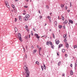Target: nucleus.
<instances>
[{
    "label": "nucleus",
    "mask_w": 77,
    "mask_h": 77,
    "mask_svg": "<svg viewBox=\"0 0 77 77\" xmlns=\"http://www.w3.org/2000/svg\"><path fill=\"white\" fill-rule=\"evenodd\" d=\"M25 38L26 39H27V38H28V36H26L25 37Z\"/></svg>",
    "instance_id": "51"
},
{
    "label": "nucleus",
    "mask_w": 77,
    "mask_h": 77,
    "mask_svg": "<svg viewBox=\"0 0 77 77\" xmlns=\"http://www.w3.org/2000/svg\"><path fill=\"white\" fill-rule=\"evenodd\" d=\"M23 20L24 21H27L28 20V18L27 17H25L23 18Z\"/></svg>",
    "instance_id": "7"
},
{
    "label": "nucleus",
    "mask_w": 77,
    "mask_h": 77,
    "mask_svg": "<svg viewBox=\"0 0 77 77\" xmlns=\"http://www.w3.org/2000/svg\"><path fill=\"white\" fill-rule=\"evenodd\" d=\"M30 35H29V38H30Z\"/></svg>",
    "instance_id": "57"
},
{
    "label": "nucleus",
    "mask_w": 77,
    "mask_h": 77,
    "mask_svg": "<svg viewBox=\"0 0 77 77\" xmlns=\"http://www.w3.org/2000/svg\"><path fill=\"white\" fill-rule=\"evenodd\" d=\"M18 38H20V37H21V34L20 33H19L18 34Z\"/></svg>",
    "instance_id": "12"
},
{
    "label": "nucleus",
    "mask_w": 77,
    "mask_h": 77,
    "mask_svg": "<svg viewBox=\"0 0 77 77\" xmlns=\"http://www.w3.org/2000/svg\"><path fill=\"white\" fill-rule=\"evenodd\" d=\"M69 23H71V24H73V21L72 20L69 19Z\"/></svg>",
    "instance_id": "8"
},
{
    "label": "nucleus",
    "mask_w": 77,
    "mask_h": 77,
    "mask_svg": "<svg viewBox=\"0 0 77 77\" xmlns=\"http://www.w3.org/2000/svg\"><path fill=\"white\" fill-rule=\"evenodd\" d=\"M26 65V63H24V66H27Z\"/></svg>",
    "instance_id": "31"
},
{
    "label": "nucleus",
    "mask_w": 77,
    "mask_h": 77,
    "mask_svg": "<svg viewBox=\"0 0 77 77\" xmlns=\"http://www.w3.org/2000/svg\"><path fill=\"white\" fill-rule=\"evenodd\" d=\"M64 6H64L63 5H61V7L62 8H64Z\"/></svg>",
    "instance_id": "16"
},
{
    "label": "nucleus",
    "mask_w": 77,
    "mask_h": 77,
    "mask_svg": "<svg viewBox=\"0 0 77 77\" xmlns=\"http://www.w3.org/2000/svg\"><path fill=\"white\" fill-rule=\"evenodd\" d=\"M62 27V26L61 25H59V29H61V28Z\"/></svg>",
    "instance_id": "20"
},
{
    "label": "nucleus",
    "mask_w": 77,
    "mask_h": 77,
    "mask_svg": "<svg viewBox=\"0 0 77 77\" xmlns=\"http://www.w3.org/2000/svg\"><path fill=\"white\" fill-rule=\"evenodd\" d=\"M19 20H20V21L21 20V18H20Z\"/></svg>",
    "instance_id": "59"
},
{
    "label": "nucleus",
    "mask_w": 77,
    "mask_h": 77,
    "mask_svg": "<svg viewBox=\"0 0 77 77\" xmlns=\"http://www.w3.org/2000/svg\"><path fill=\"white\" fill-rule=\"evenodd\" d=\"M25 17L28 18H28H29V17H30V16H29V14H26L25 16Z\"/></svg>",
    "instance_id": "10"
},
{
    "label": "nucleus",
    "mask_w": 77,
    "mask_h": 77,
    "mask_svg": "<svg viewBox=\"0 0 77 77\" xmlns=\"http://www.w3.org/2000/svg\"><path fill=\"white\" fill-rule=\"evenodd\" d=\"M75 48H77V45H75L74 46V49H75Z\"/></svg>",
    "instance_id": "17"
},
{
    "label": "nucleus",
    "mask_w": 77,
    "mask_h": 77,
    "mask_svg": "<svg viewBox=\"0 0 77 77\" xmlns=\"http://www.w3.org/2000/svg\"><path fill=\"white\" fill-rule=\"evenodd\" d=\"M70 7H71V6H72V4H71V2H70Z\"/></svg>",
    "instance_id": "33"
},
{
    "label": "nucleus",
    "mask_w": 77,
    "mask_h": 77,
    "mask_svg": "<svg viewBox=\"0 0 77 77\" xmlns=\"http://www.w3.org/2000/svg\"><path fill=\"white\" fill-rule=\"evenodd\" d=\"M18 30V29H17V28H15V31L16 32H17V31Z\"/></svg>",
    "instance_id": "21"
},
{
    "label": "nucleus",
    "mask_w": 77,
    "mask_h": 77,
    "mask_svg": "<svg viewBox=\"0 0 77 77\" xmlns=\"http://www.w3.org/2000/svg\"><path fill=\"white\" fill-rule=\"evenodd\" d=\"M19 18H21V16H19Z\"/></svg>",
    "instance_id": "50"
},
{
    "label": "nucleus",
    "mask_w": 77,
    "mask_h": 77,
    "mask_svg": "<svg viewBox=\"0 0 77 77\" xmlns=\"http://www.w3.org/2000/svg\"><path fill=\"white\" fill-rule=\"evenodd\" d=\"M35 63L36 64H37V65H39V62H38V61H37L36 62H35Z\"/></svg>",
    "instance_id": "19"
},
{
    "label": "nucleus",
    "mask_w": 77,
    "mask_h": 77,
    "mask_svg": "<svg viewBox=\"0 0 77 77\" xmlns=\"http://www.w3.org/2000/svg\"><path fill=\"white\" fill-rule=\"evenodd\" d=\"M66 35H67L66 34L63 35V37L64 39H66L67 38V37H66Z\"/></svg>",
    "instance_id": "4"
},
{
    "label": "nucleus",
    "mask_w": 77,
    "mask_h": 77,
    "mask_svg": "<svg viewBox=\"0 0 77 77\" xmlns=\"http://www.w3.org/2000/svg\"><path fill=\"white\" fill-rule=\"evenodd\" d=\"M48 18L49 20H50L51 19V18L50 17H48Z\"/></svg>",
    "instance_id": "42"
},
{
    "label": "nucleus",
    "mask_w": 77,
    "mask_h": 77,
    "mask_svg": "<svg viewBox=\"0 0 77 77\" xmlns=\"http://www.w3.org/2000/svg\"><path fill=\"white\" fill-rule=\"evenodd\" d=\"M61 62L60 61V62H59L58 63V66H60V63H61Z\"/></svg>",
    "instance_id": "14"
},
{
    "label": "nucleus",
    "mask_w": 77,
    "mask_h": 77,
    "mask_svg": "<svg viewBox=\"0 0 77 77\" xmlns=\"http://www.w3.org/2000/svg\"><path fill=\"white\" fill-rule=\"evenodd\" d=\"M70 66L71 67H72V64H71L70 65Z\"/></svg>",
    "instance_id": "45"
},
{
    "label": "nucleus",
    "mask_w": 77,
    "mask_h": 77,
    "mask_svg": "<svg viewBox=\"0 0 77 77\" xmlns=\"http://www.w3.org/2000/svg\"><path fill=\"white\" fill-rule=\"evenodd\" d=\"M12 8H13L14 9H14V8H15V6H14V5H12Z\"/></svg>",
    "instance_id": "22"
},
{
    "label": "nucleus",
    "mask_w": 77,
    "mask_h": 77,
    "mask_svg": "<svg viewBox=\"0 0 77 77\" xmlns=\"http://www.w3.org/2000/svg\"><path fill=\"white\" fill-rule=\"evenodd\" d=\"M66 47H67V48H68V47H69V45L67 43H66Z\"/></svg>",
    "instance_id": "9"
},
{
    "label": "nucleus",
    "mask_w": 77,
    "mask_h": 77,
    "mask_svg": "<svg viewBox=\"0 0 77 77\" xmlns=\"http://www.w3.org/2000/svg\"><path fill=\"white\" fill-rule=\"evenodd\" d=\"M24 69L25 71V73L26 74V75L25 76L26 77H29V68L27 67V66H24Z\"/></svg>",
    "instance_id": "1"
},
{
    "label": "nucleus",
    "mask_w": 77,
    "mask_h": 77,
    "mask_svg": "<svg viewBox=\"0 0 77 77\" xmlns=\"http://www.w3.org/2000/svg\"><path fill=\"white\" fill-rule=\"evenodd\" d=\"M51 47L52 48H54V45H51Z\"/></svg>",
    "instance_id": "28"
},
{
    "label": "nucleus",
    "mask_w": 77,
    "mask_h": 77,
    "mask_svg": "<svg viewBox=\"0 0 77 77\" xmlns=\"http://www.w3.org/2000/svg\"><path fill=\"white\" fill-rule=\"evenodd\" d=\"M54 24H55V26H57V22L56 21H55L54 22Z\"/></svg>",
    "instance_id": "18"
},
{
    "label": "nucleus",
    "mask_w": 77,
    "mask_h": 77,
    "mask_svg": "<svg viewBox=\"0 0 77 77\" xmlns=\"http://www.w3.org/2000/svg\"><path fill=\"white\" fill-rule=\"evenodd\" d=\"M23 12H24V13H26V11L24 10Z\"/></svg>",
    "instance_id": "52"
},
{
    "label": "nucleus",
    "mask_w": 77,
    "mask_h": 77,
    "mask_svg": "<svg viewBox=\"0 0 77 77\" xmlns=\"http://www.w3.org/2000/svg\"><path fill=\"white\" fill-rule=\"evenodd\" d=\"M62 19L63 20H64V17H63L62 18Z\"/></svg>",
    "instance_id": "46"
},
{
    "label": "nucleus",
    "mask_w": 77,
    "mask_h": 77,
    "mask_svg": "<svg viewBox=\"0 0 77 77\" xmlns=\"http://www.w3.org/2000/svg\"><path fill=\"white\" fill-rule=\"evenodd\" d=\"M25 28L27 31L28 32L29 31V29H28V26H27V25L25 26Z\"/></svg>",
    "instance_id": "6"
},
{
    "label": "nucleus",
    "mask_w": 77,
    "mask_h": 77,
    "mask_svg": "<svg viewBox=\"0 0 77 77\" xmlns=\"http://www.w3.org/2000/svg\"><path fill=\"white\" fill-rule=\"evenodd\" d=\"M62 76H65V74L63 73L62 74Z\"/></svg>",
    "instance_id": "49"
},
{
    "label": "nucleus",
    "mask_w": 77,
    "mask_h": 77,
    "mask_svg": "<svg viewBox=\"0 0 77 77\" xmlns=\"http://www.w3.org/2000/svg\"><path fill=\"white\" fill-rule=\"evenodd\" d=\"M77 64H76V63H75V67L77 66Z\"/></svg>",
    "instance_id": "41"
},
{
    "label": "nucleus",
    "mask_w": 77,
    "mask_h": 77,
    "mask_svg": "<svg viewBox=\"0 0 77 77\" xmlns=\"http://www.w3.org/2000/svg\"><path fill=\"white\" fill-rule=\"evenodd\" d=\"M15 2H17V1H18V0H15Z\"/></svg>",
    "instance_id": "61"
},
{
    "label": "nucleus",
    "mask_w": 77,
    "mask_h": 77,
    "mask_svg": "<svg viewBox=\"0 0 77 77\" xmlns=\"http://www.w3.org/2000/svg\"><path fill=\"white\" fill-rule=\"evenodd\" d=\"M63 27L64 29H65V25H63Z\"/></svg>",
    "instance_id": "47"
},
{
    "label": "nucleus",
    "mask_w": 77,
    "mask_h": 77,
    "mask_svg": "<svg viewBox=\"0 0 77 77\" xmlns=\"http://www.w3.org/2000/svg\"><path fill=\"white\" fill-rule=\"evenodd\" d=\"M49 44L51 45H53L52 43H51V42H49Z\"/></svg>",
    "instance_id": "26"
},
{
    "label": "nucleus",
    "mask_w": 77,
    "mask_h": 77,
    "mask_svg": "<svg viewBox=\"0 0 77 77\" xmlns=\"http://www.w3.org/2000/svg\"><path fill=\"white\" fill-rule=\"evenodd\" d=\"M44 69H46V67H45V64H44Z\"/></svg>",
    "instance_id": "23"
},
{
    "label": "nucleus",
    "mask_w": 77,
    "mask_h": 77,
    "mask_svg": "<svg viewBox=\"0 0 77 77\" xmlns=\"http://www.w3.org/2000/svg\"><path fill=\"white\" fill-rule=\"evenodd\" d=\"M39 17H40V19H41V18H42V16H39Z\"/></svg>",
    "instance_id": "35"
},
{
    "label": "nucleus",
    "mask_w": 77,
    "mask_h": 77,
    "mask_svg": "<svg viewBox=\"0 0 77 77\" xmlns=\"http://www.w3.org/2000/svg\"><path fill=\"white\" fill-rule=\"evenodd\" d=\"M57 55L58 56H59V53H57Z\"/></svg>",
    "instance_id": "56"
},
{
    "label": "nucleus",
    "mask_w": 77,
    "mask_h": 77,
    "mask_svg": "<svg viewBox=\"0 0 77 77\" xmlns=\"http://www.w3.org/2000/svg\"><path fill=\"white\" fill-rule=\"evenodd\" d=\"M35 36H36V38H37V39H39V38H40V37L38 36V34H37L35 33Z\"/></svg>",
    "instance_id": "3"
},
{
    "label": "nucleus",
    "mask_w": 77,
    "mask_h": 77,
    "mask_svg": "<svg viewBox=\"0 0 77 77\" xmlns=\"http://www.w3.org/2000/svg\"><path fill=\"white\" fill-rule=\"evenodd\" d=\"M46 25H47V23H45V26H46Z\"/></svg>",
    "instance_id": "62"
},
{
    "label": "nucleus",
    "mask_w": 77,
    "mask_h": 77,
    "mask_svg": "<svg viewBox=\"0 0 77 77\" xmlns=\"http://www.w3.org/2000/svg\"><path fill=\"white\" fill-rule=\"evenodd\" d=\"M42 69V71H43V70H44V67H43V66H41Z\"/></svg>",
    "instance_id": "25"
},
{
    "label": "nucleus",
    "mask_w": 77,
    "mask_h": 77,
    "mask_svg": "<svg viewBox=\"0 0 77 77\" xmlns=\"http://www.w3.org/2000/svg\"><path fill=\"white\" fill-rule=\"evenodd\" d=\"M49 22L50 23H51V20H49Z\"/></svg>",
    "instance_id": "58"
},
{
    "label": "nucleus",
    "mask_w": 77,
    "mask_h": 77,
    "mask_svg": "<svg viewBox=\"0 0 77 77\" xmlns=\"http://www.w3.org/2000/svg\"><path fill=\"white\" fill-rule=\"evenodd\" d=\"M37 48H39V45H37Z\"/></svg>",
    "instance_id": "39"
},
{
    "label": "nucleus",
    "mask_w": 77,
    "mask_h": 77,
    "mask_svg": "<svg viewBox=\"0 0 77 77\" xmlns=\"http://www.w3.org/2000/svg\"><path fill=\"white\" fill-rule=\"evenodd\" d=\"M53 37L54 38V34H52Z\"/></svg>",
    "instance_id": "40"
},
{
    "label": "nucleus",
    "mask_w": 77,
    "mask_h": 77,
    "mask_svg": "<svg viewBox=\"0 0 77 77\" xmlns=\"http://www.w3.org/2000/svg\"><path fill=\"white\" fill-rule=\"evenodd\" d=\"M5 3L7 8H10V6H9V4H8V1H6L5 2Z\"/></svg>",
    "instance_id": "2"
},
{
    "label": "nucleus",
    "mask_w": 77,
    "mask_h": 77,
    "mask_svg": "<svg viewBox=\"0 0 77 77\" xmlns=\"http://www.w3.org/2000/svg\"><path fill=\"white\" fill-rule=\"evenodd\" d=\"M65 23H66V24H67V23H68V21L67 20H65Z\"/></svg>",
    "instance_id": "30"
},
{
    "label": "nucleus",
    "mask_w": 77,
    "mask_h": 77,
    "mask_svg": "<svg viewBox=\"0 0 77 77\" xmlns=\"http://www.w3.org/2000/svg\"><path fill=\"white\" fill-rule=\"evenodd\" d=\"M65 8L66 10L67 9H68V7H67V6H66L65 7Z\"/></svg>",
    "instance_id": "34"
},
{
    "label": "nucleus",
    "mask_w": 77,
    "mask_h": 77,
    "mask_svg": "<svg viewBox=\"0 0 77 77\" xmlns=\"http://www.w3.org/2000/svg\"><path fill=\"white\" fill-rule=\"evenodd\" d=\"M55 43L56 44H59V41L57 40H56Z\"/></svg>",
    "instance_id": "5"
},
{
    "label": "nucleus",
    "mask_w": 77,
    "mask_h": 77,
    "mask_svg": "<svg viewBox=\"0 0 77 77\" xmlns=\"http://www.w3.org/2000/svg\"><path fill=\"white\" fill-rule=\"evenodd\" d=\"M42 49V48L41 47H40L39 48V52H40L41 51V49Z\"/></svg>",
    "instance_id": "27"
},
{
    "label": "nucleus",
    "mask_w": 77,
    "mask_h": 77,
    "mask_svg": "<svg viewBox=\"0 0 77 77\" xmlns=\"http://www.w3.org/2000/svg\"><path fill=\"white\" fill-rule=\"evenodd\" d=\"M61 47H63V45H61Z\"/></svg>",
    "instance_id": "64"
},
{
    "label": "nucleus",
    "mask_w": 77,
    "mask_h": 77,
    "mask_svg": "<svg viewBox=\"0 0 77 77\" xmlns=\"http://www.w3.org/2000/svg\"><path fill=\"white\" fill-rule=\"evenodd\" d=\"M61 47V44H60L59 45V47Z\"/></svg>",
    "instance_id": "53"
},
{
    "label": "nucleus",
    "mask_w": 77,
    "mask_h": 77,
    "mask_svg": "<svg viewBox=\"0 0 77 77\" xmlns=\"http://www.w3.org/2000/svg\"><path fill=\"white\" fill-rule=\"evenodd\" d=\"M31 35L32 36H33V32L32 31H31Z\"/></svg>",
    "instance_id": "32"
},
{
    "label": "nucleus",
    "mask_w": 77,
    "mask_h": 77,
    "mask_svg": "<svg viewBox=\"0 0 77 77\" xmlns=\"http://www.w3.org/2000/svg\"><path fill=\"white\" fill-rule=\"evenodd\" d=\"M62 52H63V53H65V49H63L62 50Z\"/></svg>",
    "instance_id": "13"
},
{
    "label": "nucleus",
    "mask_w": 77,
    "mask_h": 77,
    "mask_svg": "<svg viewBox=\"0 0 77 77\" xmlns=\"http://www.w3.org/2000/svg\"><path fill=\"white\" fill-rule=\"evenodd\" d=\"M70 74L71 75H72L73 74V72L72 70L70 71Z\"/></svg>",
    "instance_id": "15"
},
{
    "label": "nucleus",
    "mask_w": 77,
    "mask_h": 77,
    "mask_svg": "<svg viewBox=\"0 0 77 77\" xmlns=\"http://www.w3.org/2000/svg\"><path fill=\"white\" fill-rule=\"evenodd\" d=\"M64 42H66V38H65V39L64 40Z\"/></svg>",
    "instance_id": "29"
},
{
    "label": "nucleus",
    "mask_w": 77,
    "mask_h": 77,
    "mask_svg": "<svg viewBox=\"0 0 77 77\" xmlns=\"http://www.w3.org/2000/svg\"><path fill=\"white\" fill-rule=\"evenodd\" d=\"M17 18H15V22L17 21Z\"/></svg>",
    "instance_id": "44"
},
{
    "label": "nucleus",
    "mask_w": 77,
    "mask_h": 77,
    "mask_svg": "<svg viewBox=\"0 0 77 77\" xmlns=\"http://www.w3.org/2000/svg\"><path fill=\"white\" fill-rule=\"evenodd\" d=\"M24 7H25V8H27V7H28V6H24Z\"/></svg>",
    "instance_id": "43"
},
{
    "label": "nucleus",
    "mask_w": 77,
    "mask_h": 77,
    "mask_svg": "<svg viewBox=\"0 0 77 77\" xmlns=\"http://www.w3.org/2000/svg\"><path fill=\"white\" fill-rule=\"evenodd\" d=\"M39 54L40 56H41V54H40V52H39Z\"/></svg>",
    "instance_id": "54"
},
{
    "label": "nucleus",
    "mask_w": 77,
    "mask_h": 77,
    "mask_svg": "<svg viewBox=\"0 0 77 77\" xmlns=\"http://www.w3.org/2000/svg\"><path fill=\"white\" fill-rule=\"evenodd\" d=\"M38 13L41 14V12H40V11H38Z\"/></svg>",
    "instance_id": "55"
},
{
    "label": "nucleus",
    "mask_w": 77,
    "mask_h": 77,
    "mask_svg": "<svg viewBox=\"0 0 77 77\" xmlns=\"http://www.w3.org/2000/svg\"><path fill=\"white\" fill-rule=\"evenodd\" d=\"M67 56H68V55H67V54H65V57H67Z\"/></svg>",
    "instance_id": "37"
},
{
    "label": "nucleus",
    "mask_w": 77,
    "mask_h": 77,
    "mask_svg": "<svg viewBox=\"0 0 77 77\" xmlns=\"http://www.w3.org/2000/svg\"><path fill=\"white\" fill-rule=\"evenodd\" d=\"M23 15H26V13H23Z\"/></svg>",
    "instance_id": "48"
},
{
    "label": "nucleus",
    "mask_w": 77,
    "mask_h": 77,
    "mask_svg": "<svg viewBox=\"0 0 77 77\" xmlns=\"http://www.w3.org/2000/svg\"><path fill=\"white\" fill-rule=\"evenodd\" d=\"M26 49H27V46H26Z\"/></svg>",
    "instance_id": "60"
},
{
    "label": "nucleus",
    "mask_w": 77,
    "mask_h": 77,
    "mask_svg": "<svg viewBox=\"0 0 77 77\" xmlns=\"http://www.w3.org/2000/svg\"><path fill=\"white\" fill-rule=\"evenodd\" d=\"M36 51H37L36 50H34L33 53H36Z\"/></svg>",
    "instance_id": "24"
},
{
    "label": "nucleus",
    "mask_w": 77,
    "mask_h": 77,
    "mask_svg": "<svg viewBox=\"0 0 77 77\" xmlns=\"http://www.w3.org/2000/svg\"><path fill=\"white\" fill-rule=\"evenodd\" d=\"M46 7L47 8H48V9H49V8L48 7V5H46Z\"/></svg>",
    "instance_id": "36"
},
{
    "label": "nucleus",
    "mask_w": 77,
    "mask_h": 77,
    "mask_svg": "<svg viewBox=\"0 0 77 77\" xmlns=\"http://www.w3.org/2000/svg\"><path fill=\"white\" fill-rule=\"evenodd\" d=\"M19 38V40L22 42L23 41V40L22 39V38H21V37H20Z\"/></svg>",
    "instance_id": "11"
},
{
    "label": "nucleus",
    "mask_w": 77,
    "mask_h": 77,
    "mask_svg": "<svg viewBox=\"0 0 77 77\" xmlns=\"http://www.w3.org/2000/svg\"><path fill=\"white\" fill-rule=\"evenodd\" d=\"M47 45H48L49 44V42H47Z\"/></svg>",
    "instance_id": "38"
},
{
    "label": "nucleus",
    "mask_w": 77,
    "mask_h": 77,
    "mask_svg": "<svg viewBox=\"0 0 77 77\" xmlns=\"http://www.w3.org/2000/svg\"><path fill=\"white\" fill-rule=\"evenodd\" d=\"M50 30V32H51V29H50V30Z\"/></svg>",
    "instance_id": "63"
}]
</instances>
